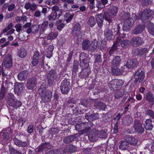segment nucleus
Masks as SVG:
<instances>
[{"mask_svg": "<svg viewBox=\"0 0 154 154\" xmlns=\"http://www.w3.org/2000/svg\"><path fill=\"white\" fill-rule=\"evenodd\" d=\"M57 15L55 13L52 12L48 16V19L49 20L51 21L52 19L55 20L57 19Z\"/></svg>", "mask_w": 154, "mask_h": 154, "instance_id": "54", "label": "nucleus"}, {"mask_svg": "<svg viewBox=\"0 0 154 154\" xmlns=\"http://www.w3.org/2000/svg\"><path fill=\"white\" fill-rule=\"evenodd\" d=\"M130 41L129 40H122V39L119 38H117L114 42L116 46H117V47L119 46L120 45L121 47L123 48L127 47Z\"/></svg>", "mask_w": 154, "mask_h": 154, "instance_id": "13", "label": "nucleus"}, {"mask_svg": "<svg viewBox=\"0 0 154 154\" xmlns=\"http://www.w3.org/2000/svg\"><path fill=\"white\" fill-rule=\"evenodd\" d=\"M91 42L88 39L83 41L82 43V48L85 51L90 49Z\"/></svg>", "mask_w": 154, "mask_h": 154, "instance_id": "30", "label": "nucleus"}, {"mask_svg": "<svg viewBox=\"0 0 154 154\" xmlns=\"http://www.w3.org/2000/svg\"><path fill=\"white\" fill-rule=\"evenodd\" d=\"M16 30L18 32V35L20 34V32L22 30V25L20 23H17L15 26Z\"/></svg>", "mask_w": 154, "mask_h": 154, "instance_id": "62", "label": "nucleus"}, {"mask_svg": "<svg viewBox=\"0 0 154 154\" xmlns=\"http://www.w3.org/2000/svg\"><path fill=\"white\" fill-rule=\"evenodd\" d=\"M70 81L69 79H65L61 82L60 89L63 94H67L68 92L70 87Z\"/></svg>", "mask_w": 154, "mask_h": 154, "instance_id": "4", "label": "nucleus"}, {"mask_svg": "<svg viewBox=\"0 0 154 154\" xmlns=\"http://www.w3.org/2000/svg\"><path fill=\"white\" fill-rule=\"evenodd\" d=\"M57 32H52L50 33L48 35V39L49 40H53L55 39L57 36Z\"/></svg>", "mask_w": 154, "mask_h": 154, "instance_id": "48", "label": "nucleus"}, {"mask_svg": "<svg viewBox=\"0 0 154 154\" xmlns=\"http://www.w3.org/2000/svg\"><path fill=\"white\" fill-rule=\"evenodd\" d=\"M81 27V25L79 23H75L74 25L73 29L72 31V34L78 36L79 33L80 31Z\"/></svg>", "mask_w": 154, "mask_h": 154, "instance_id": "26", "label": "nucleus"}, {"mask_svg": "<svg viewBox=\"0 0 154 154\" xmlns=\"http://www.w3.org/2000/svg\"><path fill=\"white\" fill-rule=\"evenodd\" d=\"M14 143L16 145L21 147H24L27 145L26 142H21L16 138H13Z\"/></svg>", "mask_w": 154, "mask_h": 154, "instance_id": "37", "label": "nucleus"}, {"mask_svg": "<svg viewBox=\"0 0 154 154\" xmlns=\"http://www.w3.org/2000/svg\"><path fill=\"white\" fill-rule=\"evenodd\" d=\"M84 122L80 123L79 124L76 125L75 128L79 131H83L84 132Z\"/></svg>", "mask_w": 154, "mask_h": 154, "instance_id": "51", "label": "nucleus"}, {"mask_svg": "<svg viewBox=\"0 0 154 154\" xmlns=\"http://www.w3.org/2000/svg\"><path fill=\"white\" fill-rule=\"evenodd\" d=\"M152 122L151 119H146L145 122L144 126L146 130H151L153 127Z\"/></svg>", "mask_w": 154, "mask_h": 154, "instance_id": "31", "label": "nucleus"}, {"mask_svg": "<svg viewBox=\"0 0 154 154\" xmlns=\"http://www.w3.org/2000/svg\"><path fill=\"white\" fill-rule=\"evenodd\" d=\"M2 137L5 140H8L10 137L9 133L8 132L4 133L2 136Z\"/></svg>", "mask_w": 154, "mask_h": 154, "instance_id": "63", "label": "nucleus"}, {"mask_svg": "<svg viewBox=\"0 0 154 154\" xmlns=\"http://www.w3.org/2000/svg\"><path fill=\"white\" fill-rule=\"evenodd\" d=\"M6 88L3 84H2L0 92V99H2L5 96Z\"/></svg>", "mask_w": 154, "mask_h": 154, "instance_id": "46", "label": "nucleus"}, {"mask_svg": "<svg viewBox=\"0 0 154 154\" xmlns=\"http://www.w3.org/2000/svg\"><path fill=\"white\" fill-rule=\"evenodd\" d=\"M57 77V74L55 70H51L49 71L47 75V82L48 85L50 86L51 85Z\"/></svg>", "mask_w": 154, "mask_h": 154, "instance_id": "5", "label": "nucleus"}, {"mask_svg": "<svg viewBox=\"0 0 154 154\" xmlns=\"http://www.w3.org/2000/svg\"><path fill=\"white\" fill-rule=\"evenodd\" d=\"M133 119L128 116H126L122 119V122L125 125L128 126L132 123Z\"/></svg>", "mask_w": 154, "mask_h": 154, "instance_id": "25", "label": "nucleus"}, {"mask_svg": "<svg viewBox=\"0 0 154 154\" xmlns=\"http://www.w3.org/2000/svg\"><path fill=\"white\" fill-rule=\"evenodd\" d=\"M9 151L10 154H26L25 152L22 153L19 151L16 150L13 147H10L9 148Z\"/></svg>", "mask_w": 154, "mask_h": 154, "instance_id": "49", "label": "nucleus"}, {"mask_svg": "<svg viewBox=\"0 0 154 154\" xmlns=\"http://www.w3.org/2000/svg\"><path fill=\"white\" fill-rule=\"evenodd\" d=\"M120 28L119 26V24L117 25L116 30H114L115 32L116 33L115 35H119V37L118 38H125L126 36V34L124 33L123 34H121L120 31Z\"/></svg>", "mask_w": 154, "mask_h": 154, "instance_id": "42", "label": "nucleus"}, {"mask_svg": "<svg viewBox=\"0 0 154 154\" xmlns=\"http://www.w3.org/2000/svg\"><path fill=\"white\" fill-rule=\"evenodd\" d=\"M145 114L150 117L154 119V112L151 110L147 109L145 111Z\"/></svg>", "mask_w": 154, "mask_h": 154, "instance_id": "52", "label": "nucleus"}, {"mask_svg": "<svg viewBox=\"0 0 154 154\" xmlns=\"http://www.w3.org/2000/svg\"><path fill=\"white\" fill-rule=\"evenodd\" d=\"M104 35L106 39L108 41L114 39L115 38V35H114L112 29H105L104 32Z\"/></svg>", "mask_w": 154, "mask_h": 154, "instance_id": "15", "label": "nucleus"}, {"mask_svg": "<svg viewBox=\"0 0 154 154\" xmlns=\"http://www.w3.org/2000/svg\"><path fill=\"white\" fill-rule=\"evenodd\" d=\"M130 14L126 13L125 17L126 19L123 25L122 29L124 31H129L132 26L134 22L133 20L130 17Z\"/></svg>", "mask_w": 154, "mask_h": 154, "instance_id": "3", "label": "nucleus"}, {"mask_svg": "<svg viewBox=\"0 0 154 154\" xmlns=\"http://www.w3.org/2000/svg\"><path fill=\"white\" fill-rule=\"evenodd\" d=\"M60 149H57L55 151L51 150L48 152L46 154H60L59 153Z\"/></svg>", "mask_w": 154, "mask_h": 154, "instance_id": "64", "label": "nucleus"}, {"mask_svg": "<svg viewBox=\"0 0 154 154\" xmlns=\"http://www.w3.org/2000/svg\"><path fill=\"white\" fill-rule=\"evenodd\" d=\"M109 87L111 89V90H115V89L117 88L116 85V82L115 81H111L109 82L108 84Z\"/></svg>", "mask_w": 154, "mask_h": 154, "instance_id": "56", "label": "nucleus"}, {"mask_svg": "<svg viewBox=\"0 0 154 154\" xmlns=\"http://www.w3.org/2000/svg\"><path fill=\"white\" fill-rule=\"evenodd\" d=\"M66 151L69 153H72L77 150V147L72 145H68L66 146Z\"/></svg>", "mask_w": 154, "mask_h": 154, "instance_id": "40", "label": "nucleus"}, {"mask_svg": "<svg viewBox=\"0 0 154 154\" xmlns=\"http://www.w3.org/2000/svg\"><path fill=\"white\" fill-rule=\"evenodd\" d=\"M119 144V148L123 150L127 149L129 146L128 143L126 140H122Z\"/></svg>", "mask_w": 154, "mask_h": 154, "instance_id": "27", "label": "nucleus"}, {"mask_svg": "<svg viewBox=\"0 0 154 154\" xmlns=\"http://www.w3.org/2000/svg\"><path fill=\"white\" fill-rule=\"evenodd\" d=\"M147 29L149 33L154 37V24L153 23L150 22L148 24Z\"/></svg>", "mask_w": 154, "mask_h": 154, "instance_id": "39", "label": "nucleus"}, {"mask_svg": "<svg viewBox=\"0 0 154 154\" xmlns=\"http://www.w3.org/2000/svg\"><path fill=\"white\" fill-rule=\"evenodd\" d=\"M87 54L84 52H82L80 56V66L83 68L87 67L88 66V61Z\"/></svg>", "mask_w": 154, "mask_h": 154, "instance_id": "9", "label": "nucleus"}, {"mask_svg": "<svg viewBox=\"0 0 154 154\" xmlns=\"http://www.w3.org/2000/svg\"><path fill=\"white\" fill-rule=\"evenodd\" d=\"M16 100V99L13 94L11 93L8 94L7 102L8 105L10 106H14Z\"/></svg>", "mask_w": 154, "mask_h": 154, "instance_id": "17", "label": "nucleus"}, {"mask_svg": "<svg viewBox=\"0 0 154 154\" xmlns=\"http://www.w3.org/2000/svg\"><path fill=\"white\" fill-rule=\"evenodd\" d=\"M98 113L91 114L90 112L86 114L85 116V118L89 121H92L96 120L98 118Z\"/></svg>", "mask_w": 154, "mask_h": 154, "instance_id": "21", "label": "nucleus"}, {"mask_svg": "<svg viewBox=\"0 0 154 154\" xmlns=\"http://www.w3.org/2000/svg\"><path fill=\"white\" fill-rule=\"evenodd\" d=\"M28 73L27 71L24 70L19 72L18 75V79L20 81H23L27 79Z\"/></svg>", "mask_w": 154, "mask_h": 154, "instance_id": "22", "label": "nucleus"}, {"mask_svg": "<svg viewBox=\"0 0 154 154\" xmlns=\"http://www.w3.org/2000/svg\"><path fill=\"white\" fill-rule=\"evenodd\" d=\"M96 18L98 26L100 28H101L103 25V19H104L103 17V14H97L96 17Z\"/></svg>", "mask_w": 154, "mask_h": 154, "instance_id": "24", "label": "nucleus"}, {"mask_svg": "<svg viewBox=\"0 0 154 154\" xmlns=\"http://www.w3.org/2000/svg\"><path fill=\"white\" fill-rule=\"evenodd\" d=\"M112 73L115 75H121L123 72V70L119 68H118L116 66L114 67H112Z\"/></svg>", "mask_w": 154, "mask_h": 154, "instance_id": "38", "label": "nucleus"}, {"mask_svg": "<svg viewBox=\"0 0 154 154\" xmlns=\"http://www.w3.org/2000/svg\"><path fill=\"white\" fill-rule=\"evenodd\" d=\"M148 52L149 50L146 48H144L137 50V55L140 57H141L143 55L146 56V53Z\"/></svg>", "mask_w": 154, "mask_h": 154, "instance_id": "32", "label": "nucleus"}, {"mask_svg": "<svg viewBox=\"0 0 154 154\" xmlns=\"http://www.w3.org/2000/svg\"><path fill=\"white\" fill-rule=\"evenodd\" d=\"M154 14V12L152 10L146 9L143 11L140 18L143 22H145L151 16L153 15Z\"/></svg>", "mask_w": 154, "mask_h": 154, "instance_id": "8", "label": "nucleus"}, {"mask_svg": "<svg viewBox=\"0 0 154 154\" xmlns=\"http://www.w3.org/2000/svg\"><path fill=\"white\" fill-rule=\"evenodd\" d=\"M86 67L84 68H85L83 69L80 73V76L84 78L88 77L91 72L90 69Z\"/></svg>", "mask_w": 154, "mask_h": 154, "instance_id": "34", "label": "nucleus"}, {"mask_svg": "<svg viewBox=\"0 0 154 154\" xmlns=\"http://www.w3.org/2000/svg\"><path fill=\"white\" fill-rule=\"evenodd\" d=\"M145 97L146 99L150 103V104L152 105L154 104V98L152 94L148 93L146 94Z\"/></svg>", "mask_w": 154, "mask_h": 154, "instance_id": "36", "label": "nucleus"}, {"mask_svg": "<svg viewBox=\"0 0 154 154\" xmlns=\"http://www.w3.org/2000/svg\"><path fill=\"white\" fill-rule=\"evenodd\" d=\"M145 28V26L143 25L139 24L133 30L132 33L135 35L139 34L143 32Z\"/></svg>", "mask_w": 154, "mask_h": 154, "instance_id": "19", "label": "nucleus"}, {"mask_svg": "<svg viewBox=\"0 0 154 154\" xmlns=\"http://www.w3.org/2000/svg\"><path fill=\"white\" fill-rule=\"evenodd\" d=\"M48 23V21L44 22L42 24L40 30V34H43L45 30L47 29Z\"/></svg>", "mask_w": 154, "mask_h": 154, "instance_id": "41", "label": "nucleus"}, {"mask_svg": "<svg viewBox=\"0 0 154 154\" xmlns=\"http://www.w3.org/2000/svg\"><path fill=\"white\" fill-rule=\"evenodd\" d=\"M138 64V62L136 59L128 60L126 64V67L128 68H132Z\"/></svg>", "mask_w": 154, "mask_h": 154, "instance_id": "28", "label": "nucleus"}, {"mask_svg": "<svg viewBox=\"0 0 154 154\" xmlns=\"http://www.w3.org/2000/svg\"><path fill=\"white\" fill-rule=\"evenodd\" d=\"M78 136V135L77 134L71 135L63 138V141L64 143L66 144H69L74 141Z\"/></svg>", "mask_w": 154, "mask_h": 154, "instance_id": "18", "label": "nucleus"}, {"mask_svg": "<svg viewBox=\"0 0 154 154\" xmlns=\"http://www.w3.org/2000/svg\"><path fill=\"white\" fill-rule=\"evenodd\" d=\"M17 54L19 57L22 58H23L27 55V51L25 48H21L18 51Z\"/></svg>", "mask_w": 154, "mask_h": 154, "instance_id": "33", "label": "nucleus"}, {"mask_svg": "<svg viewBox=\"0 0 154 154\" xmlns=\"http://www.w3.org/2000/svg\"><path fill=\"white\" fill-rule=\"evenodd\" d=\"M89 101L87 100H83L79 103L81 105L85 107H87L90 105Z\"/></svg>", "mask_w": 154, "mask_h": 154, "instance_id": "60", "label": "nucleus"}, {"mask_svg": "<svg viewBox=\"0 0 154 154\" xmlns=\"http://www.w3.org/2000/svg\"><path fill=\"white\" fill-rule=\"evenodd\" d=\"M125 140L133 146L136 145L138 142V140L134 137L129 135L125 136Z\"/></svg>", "mask_w": 154, "mask_h": 154, "instance_id": "20", "label": "nucleus"}, {"mask_svg": "<svg viewBox=\"0 0 154 154\" xmlns=\"http://www.w3.org/2000/svg\"><path fill=\"white\" fill-rule=\"evenodd\" d=\"M98 132L99 130L96 129L91 130L88 136L89 140L91 142L96 141L98 137Z\"/></svg>", "mask_w": 154, "mask_h": 154, "instance_id": "14", "label": "nucleus"}, {"mask_svg": "<svg viewBox=\"0 0 154 154\" xmlns=\"http://www.w3.org/2000/svg\"><path fill=\"white\" fill-rule=\"evenodd\" d=\"M102 61L101 55L100 54H97L95 56V61L94 63L101 62Z\"/></svg>", "mask_w": 154, "mask_h": 154, "instance_id": "58", "label": "nucleus"}, {"mask_svg": "<svg viewBox=\"0 0 154 154\" xmlns=\"http://www.w3.org/2000/svg\"><path fill=\"white\" fill-rule=\"evenodd\" d=\"M96 24V20L94 17H91L89 19L88 24L90 27H93Z\"/></svg>", "mask_w": 154, "mask_h": 154, "instance_id": "45", "label": "nucleus"}, {"mask_svg": "<svg viewBox=\"0 0 154 154\" xmlns=\"http://www.w3.org/2000/svg\"><path fill=\"white\" fill-rule=\"evenodd\" d=\"M3 63L4 64L6 68H9L12 67V59L10 54H8L6 56Z\"/></svg>", "mask_w": 154, "mask_h": 154, "instance_id": "16", "label": "nucleus"}, {"mask_svg": "<svg viewBox=\"0 0 154 154\" xmlns=\"http://www.w3.org/2000/svg\"><path fill=\"white\" fill-rule=\"evenodd\" d=\"M135 101V100L133 97H129L126 102V103L127 104V106H129L130 104L134 103Z\"/></svg>", "mask_w": 154, "mask_h": 154, "instance_id": "59", "label": "nucleus"}, {"mask_svg": "<svg viewBox=\"0 0 154 154\" xmlns=\"http://www.w3.org/2000/svg\"><path fill=\"white\" fill-rule=\"evenodd\" d=\"M124 95V91L122 89H120L117 91L115 94L114 97L118 99Z\"/></svg>", "mask_w": 154, "mask_h": 154, "instance_id": "47", "label": "nucleus"}, {"mask_svg": "<svg viewBox=\"0 0 154 154\" xmlns=\"http://www.w3.org/2000/svg\"><path fill=\"white\" fill-rule=\"evenodd\" d=\"M121 59L120 57L118 56H116L112 60V66H117L120 63Z\"/></svg>", "mask_w": 154, "mask_h": 154, "instance_id": "35", "label": "nucleus"}, {"mask_svg": "<svg viewBox=\"0 0 154 154\" xmlns=\"http://www.w3.org/2000/svg\"><path fill=\"white\" fill-rule=\"evenodd\" d=\"M94 107L99 110L104 111L106 108V105L101 100L99 99H96L93 101Z\"/></svg>", "mask_w": 154, "mask_h": 154, "instance_id": "7", "label": "nucleus"}, {"mask_svg": "<svg viewBox=\"0 0 154 154\" xmlns=\"http://www.w3.org/2000/svg\"><path fill=\"white\" fill-rule=\"evenodd\" d=\"M98 135V137L100 138H104L106 136V132L105 131L103 130L99 131Z\"/></svg>", "mask_w": 154, "mask_h": 154, "instance_id": "57", "label": "nucleus"}, {"mask_svg": "<svg viewBox=\"0 0 154 154\" xmlns=\"http://www.w3.org/2000/svg\"><path fill=\"white\" fill-rule=\"evenodd\" d=\"M133 128L135 131L138 133L141 134L144 131V127L142 126L141 122L138 120H136L134 121Z\"/></svg>", "mask_w": 154, "mask_h": 154, "instance_id": "11", "label": "nucleus"}, {"mask_svg": "<svg viewBox=\"0 0 154 154\" xmlns=\"http://www.w3.org/2000/svg\"><path fill=\"white\" fill-rule=\"evenodd\" d=\"M84 132H86L91 129V128L93 126V124L91 122H84Z\"/></svg>", "mask_w": 154, "mask_h": 154, "instance_id": "43", "label": "nucleus"}, {"mask_svg": "<svg viewBox=\"0 0 154 154\" xmlns=\"http://www.w3.org/2000/svg\"><path fill=\"white\" fill-rule=\"evenodd\" d=\"M45 83L41 85L38 91L41 98V101L43 103H46L50 101L52 97V92L50 91L47 90Z\"/></svg>", "mask_w": 154, "mask_h": 154, "instance_id": "1", "label": "nucleus"}, {"mask_svg": "<svg viewBox=\"0 0 154 154\" xmlns=\"http://www.w3.org/2000/svg\"><path fill=\"white\" fill-rule=\"evenodd\" d=\"M131 42L133 47H137L142 45L144 43V41L142 37L135 36L132 38Z\"/></svg>", "mask_w": 154, "mask_h": 154, "instance_id": "6", "label": "nucleus"}, {"mask_svg": "<svg viewBox=\"0 0 154 154\" xmlns=\"http://www.w3.org/2000/svg\"><path fill=\"white\" fill-rule=\"evenodd\" d=\"M40 57V53L38 51H35L34 54L32 61V65L35 66L38 64V59Z\"/></svg>", "mask_w": 154, "mask_h": 154, "instance_id": "23", "label": "nucleus"}, {"mask_svg": "<svg viewBox=\"0 0 154 154\" xmlns=\"http://www.w3.org/2000/svg\"><path fill=\"white\" fill-rule=\"evenodd\" d=\"M97 42L96 40L94 39L91 43L90 42V49L91 50H95L97 48Z\"/></svg>", "mask_w": 154, "mask_h": 154, "instance_id": "50", "label": "nucleus"}, {"mask_svg": "<svg viewBox=\"0 0 154 154\" xmlns=\"http://www.w3.org/2000/svg\"><path fill=\"white\" fill-rule=\"evenodd\" d=\"M134 76L135 83L138 81L139 83H142L145 77L144 73L141 70L139 69L136 72Z\"/></svg>", "mask_w": 154, "mask_h": 154, "instance_id": "10", "label": "nucleus"}, {"mask_svg": "<svg viewBox=\"0 0 154 154\" xmlns=\"http://www.w3.org/2000/svg\"><path fill=\"white\" fill-rule=\"evenodd\" d=\"M79 63L77 61H75L73 65L72 72H76L78 71L79 69Z\"/></svg>", "mask_w": 154, "mask_h": 154, "instance_id": "53", "label": "nucleus"}, {"mask_svg": "<svg viewBox=\"0 0 154 154\" xmlns=\"http://www.w3.org/2000/svg\"><path fill=\"white\" fill-rule=\"evenodd\" d=\"M118 10V7L112 6L109 8L108 11H106L103 13V17L105 20L108 22L109 24L112 23V19L116 16Z\"/></svg>", "mask_w": 154, "mask_h": 154, "instance_id": "2", "label": "nucleus"}, {"mask_svg": "<svg viewBox=\"0 0 154 154\" xmlns=\"http://www.w3.org/2000/svg\"><path fill=\"white\" fill-rule=\"evenodd\" d=\"M52 148V146L48 143H42L40 146V151H46L48 149H51Z\"/></svg>", "mask_w": 154, "mask_h": 154, "instance_id": "29", "label": "nucleus"}, {"mask_svg": "<svg viewBox=\"0 0 154 154\" xmlns=\"http://www.w3.org/2000/svg\"><path fill=\"white\" fill-rule=\"evenodd\" d=\"M24 86V84L23 83H19L15 87L14 89L15 91L17 92H21L22 91V87Z\"/></svg>", "mask_w": 154, "mask_h": 154, "instance_id": "55", "label": "nucleus"}, {"mask_svg": "<svg viewBox=\"0 0 154 154\" xmlns=\"http://www.w3.org/2000/svg\"><path fill=\"white\" fill-rule=\"evenodd\" d=\"M37 78L33 76L28 79L26 87L29 90H32L35 86L37 82Z\"/></svg>", "mask_w": 154, "mask_h": 154, "instance_id": "12", "label": "nucleus"}, {"mask_svg": "<svg viewBox=\"0 0 154 154\" xmlns=\"http://www.w3.org/2000/svg\"><path fill=\"white\" fill-rule=\"evenodd\" d=\"M32 32L33 33L37 32L38 31L39 26L35 25H32L31 26Z\"/></svg>", "mask_w": 154, "mask_h": 154, "instance_id": "61", "label": "nucleus"}, {"mask_svg": "<svg viewBox=\"0 0 154 154\" xmlns=\"http://www.w3.org/2000/svg\"><path fill=\"white\" fill-rule=\"evenodd\" d=\"M118 47L114 43L111 48L109 51V54L110 56H112L116 52Z\"/></svg>", "mask_w": 154, "mask_h": 154, "instance_id": "44", "label": "nucleus"}]
</instances>
